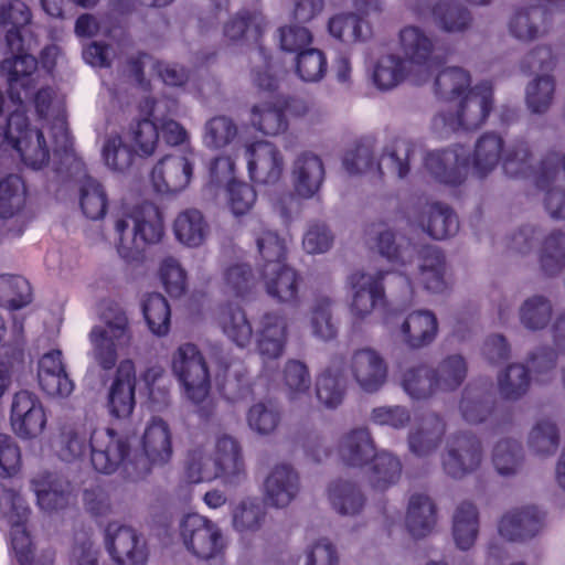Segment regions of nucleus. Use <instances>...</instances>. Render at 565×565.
Masks as SVG:
<instances>
[{"instance_id": "473e14b6", "label": "nucleus", "mask_w": 565, "mask_h": 565, "mask_svg": "<svg viewBox=\"0 0 565 565\" xmlns=\"http://www.w3.org/2000/svg\"><path fill=\"white\" fill-rule=\"evenodd\" d=\"M0 70L7 76L11 94H15L17 98L21 100L20 93L17 92L21 87L28 98L29 90L35 87L36 58L28 53L15 54L4 58L0 64Z\"/></svg>"}, {"instance_id": "864d4df0", "label": "nucleus", "mask_w": 565, "mask_h": 565, "mask_svg": "<svg viewBox=\"0 0 565 565\" xmlns=\"http://www.w3.org/2000/svg\"><path fill=\"white\" fill-rule=\"evenodd\" d=\"M498 390L503 399L518 401L531 384L529 370L522 363H511L498 374Z\"/></svg>"}, {"instance_id": "f8f14e48", "label": "nucleus", "mask_w": 565, "mask_h": 565, "mask_svg": "<svg viewBox=\"0 0 565 565\" xmlns=\"http://www.w3.org/2000/svg\"><path fill=\"white\" fill-rule=\"evenodd\" d=\"M494 397L491 391L484 386L469 384L462 391L459 411L462 418L472 425L486 423L490 419L493 428H503L511 423V415L499 414L494 409Z\"/></svg>"}, {"instance_id": "0e129e2a", "label": "nucleus", "mask_w": 565, "mask_h": 565, "mask_svg": "<svg viewBox=\"0 0 565 565\" xmlns=\"http://www.w3.org/2000/svg\"><path fill=\"white\" fill-rule=\"evenodd\" d=\"M558 445V428L551 419L537 420L529 433L527 446L537 456L554 455Z\"/></svg>"}, {"instance_id": "f03ea898", "label": "nucleus", "mask_w": 565, "mask_h": 565, "mask_svg": "<svg viewBox=\"0 0 565 565\" xmlns=\"http://www.w3.org/2000/svg\"><path fill=\"white\" fill-rule=\"evenodd\" d=\"M457 100L454 107L449 106L433 119V130L440 138H448L459 130H475L484 124L492 110V85L481 82Z\"/></svg>"}, {"instance_id": "cd10ccee", "label": "nucleus", "mask_w": 565, "mask_h": 565, "mask_svg": "<svg viewBox=\"0 0 565 565\" xmlns=\"http://www.w3.org/2000/svg\"><path fill=\"white\" fill-rule=\"evenodd\" d=\"M402 56L386 54L381 56L373 70V83L381 90H390L409 78L414 84L425 83V77L417 74Z\"/></svg>"}, {"instance_id": "7c9ffc66", "label": "nucleus", "mask_w": 565, "mask_h": 565, "mask_svg": "<svg viewBox=\"0 0 565 565\" xmlns=\"http://www.w3.org/2000/svg\"><path fill=\"white\" fill-rule=\"evenodd\" d=\"M51 135L54 142V169L57 173L75 177L84 171V162L76 156L73 149L72 138L64 117L58 116L51 126Z\"/></svg>"}, {"instance_id": "49530a36", "label": "nucleus", "mask_w": 565, "mask_h": 565, "mask_svg": "<svg viewBox=\"0 0 565 565\" xmlns=\"http://www.w3.org/2000/svg\"><path fill=\"white\" fill-rule=\"evenodd\" d=\"M503 139L494 132L483 134L477 140L473 151V169L480 178L492 172L500 160H503Z\"/></svg>"}, {"instance_id": "338daca9", "label": "nucleus", "mask_w": 565, "mask_h": 565, "mask_svg": "<svg viewBox=\"0 0 565 565\" xmlns=\"http://www.w3.org/2000/svg\"><path fill=\"white\" fill-rule=\"evenodd\" d=\"M253 127L265 135L276 136L287 129V120L281 108L264 103L255 105L250 111Z\"/></svg>"}, {"instance_id": "9b49d317", "label": "nucleus", "mask_w": 565, "mask_h": 565, "mask_svg": "<svg viewBox=\"0 0 565 565\" xmlns=\"http://www.w3.org/2000/svg\"><path fill=\"white\" fill-rule=\"evenodd\" d=\"M107 551L118 565H146L149 551L145 537L130 526L109 524Z\"/></svg>"}, {"instance_id": "58836bf2", "label": "nucleus", "mask_w": 565, "mask_h": 565, "mask_svg": "<svg viewBox=\"0 0 565 565\" xmlns=\"http://www.w3.org/2000/svg\"><path fill=\"white\" fill-rule=\"evenodd\" d=\"M265 501L249 497L236 504L232 511V526L242 534H254L263 529L267 519Z\"/></svg>"}, {"instance_id": "603ef678", "label": "nucleus", "mask_w": 565, "mask_h": 565, "mask_svg": "<svg viewBox=\"0 0 565 565\" xmlns=\"http://www.w3.org/2000/svg\"><path fill=\"white\" fill-rule=\"evenodd\" d=\"M470 85V74L461 67L452 66L437 74L434 90L439 98L455 102L472 88Z\"/></svg>"}, {"instance_id": "6e6d98bb", "label": "nucleus", "mask_w": 565, "mask_h": 565, "mask_svg": "<svg viewBox=\"0 0 565 565\" xmlns=\"http://www.w3.org/2000/svg\"><path fill=\"white\" fill-rule=\"evenodd\" d=\"M318 401L327 408L333 409L342 404L345 395V377L340 370L328 367L316 381Z\"/></svg>"}, {"instance_id": "ea45409f", "label": "nucleus", "mask_w": 565, "mask_h": 565, "mask_svg": "<svg viewBox=\"0 0 565 565\" xmlns=\"http://www.w3.org/2000/svg\"><path fill=\"white\" fill-rule=\"evenodd\" d=\"M436 521V507L433 500L424 493L413 494L406 514L409 533L415 537H424L433 531Z\"/></svg>"}, {"instance_id": "4468645a", "label": "nucleus", "mask_w": 565, "mask_h": 565, "mask_svg": "<svg viewBox=\"0 0 565 565\" xmlns=\"http://www.w3.org/2000/svg\"><path fill=\"white\" fill-rule=\"evenodd\" d=\"M399 45L404 60L417 74L424 76L426 82L435 61L439 57L433 39L418 26L408 25L399 32Z\"/></svg>"}, {"instance_id": "9d476101", "label": "nucleus", "mask_w": 565, "mask_h": 565, "mask_svg": "<svg viewBox=\"0 0 565 565\" xmlns=\"http://www.w3.org/2000/svg\"><path fill=\"white\" fill-rule=\"evenodd\" d=\"M194 154L186 151L182 154H167L158 161L151 171V182L158 193H178L191 182L193 175Z\"/></svg>"}, {"instance_id": "13d9d810", "label": "nucleus", "mask_w": 565, "mask_h": 565, "mask_svg": "<svg viewBox=\"0 0 565 565\" xmlns=\"http://www.w3.org/2000/svg\"><path fill=\"white\" fill-rule=\"evenodd\" d=\"M492 462L499 475L504 477L516 475L523 463L521 444L511 438L500 439L493 447Z\"/></svg>"}, {"instance_id": "e2e57ef3", "label": "nucleus", "mask_w": 565, "mask_h": 565, "mask_svg": "<svg viewBox=\"0 0 565 565\" xmlns=\"http://www.w3.org/2000/svg\"><path fill=\"white\" fill-rule=\"evenodd\" d=\"M142 312L148 328L153 334L158 337L168 334L171 310L167 299L161 294H149L143 301Z\"/></svg>"}, {"instance_id": "393cba45", "label": "nucleus", "mask_w": 565, "mask_h": 565, "mask_svg": "<svg viewBox=\"0 0 565 565\" xmlns=\"http://www.w3.org/2000/svg\"><path fill=\"white\" fill-rule=\"evenodd\" d=\"M438 319L427 309L414 310L408 313L399 326L402 342L411 350L429 347L438 334Z\"/></svg>"}, {"instance_id": "72a5a7b5", "label": "nucleus", "mask_w": 565, "mask_h": 565, "mask_svg": "<svg viewBox=\"0 0 565 565\" xmlns=\"http://www.w3.org/2000/svg\"><path fill=\"white\" fill-rule=\"evenodd\" d=\"M329 33L344 44L366 43L373 38L372 24L355 12L339 13L330 18Z\"/></svg>"}, {"instance_id": "a211bd4d", "label": "nucleus", "mask_w": 565, "mask_h": 565, "mask_svg": "<svg viewBox=\"0 0 565 565\" xmlns=\"http://www.w3.org/2000/svg\"><path fill=\"white\" fill-rule=\"evenodd\" d=\"M298 471L288 463L276 465L263 483V499L268 507L287 508L300 493Z\"/></svg>"}, {"instance_id": "4c0bfd02", "label": "nucleus", "mask_w": 565, "mask_h": 565, "mask_svg": "<svg viewBox=\"0 0 565 565\" xmlns=\"http://www.w3.org/2000/svg\"><path fill=\"white\" fill-rule=\"evenodd\" d=\"M367 482L374 490L385 491L397 483L402 475V462L387 450L377 451L369 461Z\"/></svg>"}, {"instance_id": "3c124183", "label": "nucleus", "mask_w": 565, "mask_h": 565, "mask_svg": "<svg viewBox=\"0 0 565 565\" xmlns=\"http://www.w3.org/2000/svg\"><path fill=\"white\" fill-rule=\"evenodd\" d=\"M468 365L461 354H450L444 358L433 374L438 392L450 393L456 391L466 380Z\"/></svg>"}, {"instance_id": "79ce46f5", "label": "nucleus", "mask_w": 565, "mask_h": 565, "mask_svg": "<svg viewBox=\"0 0 565 565\" xmlns=\"http://www.w3.org/2000/svg\"><path fill=\"white\" fill-rule=\"evenodd\" d=\"M519 321L530 332H540L550 327L554 307L552 300L543 295L527 297L519 307Z\"/></svg>"}, {"instance_id": "a18cd8bd", "label": "nucleus", "mask_w": 565, "mask_h": 565, "mask_svg": "<svg viewBox=\"0 0 565 565\" xmlns=\"http://www.w3.org/2000/svg\"><path fill=\"white\" fill-rule=\"evenodd\" d=\"M433 18L435 23L448 33H462L472 25L470 10L458 1H439L433 8Z\"/></svg>"}, {"instance_id": "39448f33", "label": "nucleus", "mask_w": 565, "mask_h": 565, "mask_svg": "<svg viewBox=\"0 0 565 565\" xmlns=\"http://www.w3.org/2000/svg\"><path fill=\"white\" fill-rule=\"evenodd\" d=\"M0 137L17 150L22 161L34 170L43 168L50 160V149L43 131L30 128L28 117L22 111L8 116L6 127H0Z\"/></svg>"}, {"instance_id": "052dcab7", "label": "nucleus", "mask_w": 565, "mask_h": 565, "mask_svg": "<svg viewBox=\"0 0 565 565\" xmlns=\"http://www.w3.org/2000/svg\"><path fill=\"white\" fill-rule=\"evenodd\" d=\"M377 248L382 256L402 266L412 263L416 254V246L407 237H397L388 230L379 233Z\"/></svg>"}, {"instance_id": "1a4fd4ad", "label": "nucleus", "mask_w": 565, "mask_h": 565, "mask_svg": "<svg viewBox=\"0 0 565 565\" xmlns=\"http://www.w3.org/2000/svg\"><path fill=\"white\" fill-rule=\"evenodd\" d=\"M482 457V444L476 435L454 434L447 439L441 455L443 470L452 479H462L480 467Z\"/></svg>"}, {"instance_id": "a19ab883", "label": "nucleus", "mask_w": 565, "mask_h": 565, "mask_svg": "<svg viewBox=\"0 0 565 565\" xmlns=\"http://www.w3.org/2000/svg\"><path fill=\"white\" fill-rule=\"evenodd\" d=\"M257 253L259 271L268 267H277L285 262L286 242L276 231L259 223L253 232Z\"/></svg>"}, {"instance_id": "c85d7f7f", "label": "nucleus", "mask_w": 565, "mask_h": 565, "mask_svg": "<svg viewBox=\"0 0 565 565\" xmlns=\"http://www.w3.org/2000/svg\"><path fill=\"white\" fill-rule=\"evenodd\" d=\"M327 499L331 509L342 516L359 515L366 504V495L361 486L344 478H338L328 484Z\"/></svg>"}, {"instance_id": "f3484780", "label": "nucleus", "mask_w": 565, "mask_h": 565, "mask_svg": "<svg viewBox=\"0 0 565 565\" xmlns=\"http://www.w3.org/2000/svg\"><path fill=\"white\" fill-rule=\"evenodd\" d=\"M32 484L39 507L46 512L64 510L76 502V487L61 473L44 472Z\"/></svg>"}, {"instance_id": "de8ad7c7", "label": "nucleus", "mask_w": 565, "mask_h": 565, "mask_svg": "<svg viewBox=\"0 0 565 565\" xmlns=\"http://www.w3.org/2000/svg\"><path fill=\"white\" fill-rule=\"evenodd\" d=\"M401 386L413 401H427L439 393L433 367L425 364L406 369L402 374Z\"/></svg>"}, {"instance_id": "37998d69", "label": "nucleus", "mask_w": 565, "mask_h": 565, "mask_svg": "<svg viewBox=\"0 0 565 565\" xmlns=\"http://www.w3.org/2000/svg\"><path fill=\"white\" fill-rule=\"evenodd\" d=\"M479 532V513L470 501L458 504L452 516V536L458 548L469 550Z\"/></svg>"}, {"instance_id": "09e8293b", "label": "nucleus", "mask_w": 565, "mask_h": 565, "mask_svg": "<svg viewBox=\"0 0 565 565\" xmlns=\"http://www.w3.org/2000/svg\"><path fill=\"white\" fill-rule=\"evenodd\" d=\"M545 19L546 10L541 6L521 8L510 20V33L520 41H533L543 34Z\"/></svg>"}, {"instance_id": "2f4dec72", "label": "nucleus", "mask_w": 565, "mask_h": 565, "mask_svg": "<svg viewBox=\"0 0 565 565\" xmlns=\"http://www.w3.org/2000/svg\"><path fill=\"white\" fill-rule=\"evenodd\" d=\"M324 174L321 158L310 151L300 153L292 163L295 190L302 198H312L320 190Z\"/></svg>"}, {"instance_id": "4d7b16f0", "label": "nucleus", "mask_w": 565, "mask_h": 565, "mask_svg": "<svg viewBox=\"0 0 565 565\" xmlns=\"http://www.w3.org/2000/svg\"><path fill=\"white\" fill-rule=\"evenodd\" d=\"M223 332L238 347H246L253 337V328L245 311L238 306H226L220 316Z\"/></svg>"}, {"instance_id": "680f3d73", "label": "nucleus", "mask_w": 565, "mask_h": 565, "mask_svg": "<svg viewBox=\"0 0 565 565\" xmlns=\"http://www.w3.org/2000/svg\"><path fill=\"white\" fill-rule=\"evenodd\" d=\"M333 301L327 296L315 299L310 308V329L313 337L328 341L337 335L338 327L332 313Z\"/></svg>"}, {"instance_id": "69168bd1", "label": "nucleus", "mask_w": 565, "mask_h": 565, "mask_svg": "<svg viewBox=\"0 0 565 565\" xmlns=\"http://www.w3.org/2000/svg\"><path fill=\"white\" fill-rule=\"evenodd\" d=\"M57 456L66 462H75L90 454L89 439L84 430L65 427L57 440Z\"/></svg>"}, {"instance_id": "6ab92c4d", "label": "nucleus", "mask_w": 565, "mask_h": 565, "mask_svg": "<svg viewBox=\"0 0 565 565\" xmlns=\"http://www.w3.org/2000/svg\"><path fill=\"white\" fill-rule=\"evenodd\" d=\"M255 337L263 361L278 360L284 354L288 340L286 317L277 311L265 312L256 324Z\"/></svg>"}, {"instance_id": "7ed1b4c3", "label": "nucleus", "mask_w": 565, "mask_h": 565, "mask_svg": "<svg viewBox=\"0 0 565 565\" xmlns=\"http://www.w3.org/2000/svg\"><path fill=\"white\" fill-rule=\"evenodd\" d=\"M100 319L103 326H95L88 339L94 361L108 371L116 365L118 351L131 344L132 328L126 310L114 301L104 306Z\"/></svg>"}, {"instance_id": "bf43d9fd", "label": "nucleus", "mask_w": 565, "mask_h": 565, "mask_svg": "<svg viewBox=\"0 0 565 565\" xmlns=\"http://www.w3.org/2000/svg\"><path fill=\"white\" fill-rule=\"evenodd\" d=\"M32 300L29 281L18 275H0V306L18 310Z\"/></svg>"}, {"instance_id": "a878e982", "label": "nucleus", "mask_w": 565, "mask_h": 565, "mask_svg": "<svg viewBox=\"0 0 565 565\" xmlns=\"http://www.w3.org/2000/svg\"><path fill=\"white\" fill-rule=\"evenodd\" d=\"M376 452L372 434L365 427L347 431L338 443V456L350 468H363Z\"/></svg>"}, {"instance_id": "0eeeda50", "label": "nucleus", "mask_w": 565, "mask_h": 565, "mask_svg": "<svg viewBox=\"0 0 565 565\" xmlns=\"http://www.w3.org/2000/svg\"><path fill=\"white\" fill-rule=\"evenodd\" d=\"M90 463L93 468L104 475H111L119 467H124L127 476V466L136 463L130 458V438L110 428H100L92 431L89 436Z\"/></svg>"}, {"instance_id": "b1692460", "label": "nucleus", "mask_w": 565, "mask_h": 565, "mask_svg": "<svg viewBox=\"0 0 565 565\" xmlns=\"http://www.w3.org/2000/svg\"><path fill=\"white\" fill-rule=\"evenodd\" d=\"M415 255L418 256V267L414 280L429 292H445L448 281L444 253L437 246L425 245L420 249L416 248Z\"/></svg>"}, {"instance_id": "20e7f679", "label": "nucleus", "mask_w": 565, "mask_h": 565, "mask_svg": "<svg viewBox=\"0 0 565 565\" xmlns=\"http://www.w3.org/2000/svg\"><path fill=\"white\" fill-rule=\"evenodd\" d=\"M178 529L185 550L198 559H215L227 548V539L218 524L199 513L183 515Z\"/></svg>"}, {"instance_id": "8fccbe9b", "label": "nucleus", "mask_w": 565, "mask_h": 565, "mask_svg": "<svg viewBox=\"0 0 565 565\" xmlns=\"http://www.w3.org/2000/svg\"><path fill=\"white\" fill-rule=\"evenodd\" d=\"M173 230L177 238L190 247L200 246L209 234V224L201 211L188 209L174 220Z\"/></svg>"}, {"instance_id": "2eb2a0df", "label": "nucleus", "mask_w": 565, "mask_h": 565, "mask_svg": "<svg viewBox=\"0 0 565 565\" xmlns=\"http://www.w3.org/2000/svg\"><path fill=\"white\" fill-rule=\"evenodd\" d=\"M387 273L369 274L354 271L348 277V284L353 291L351 313L355 319L363 320L384 300L383 279Z\"/></svg>"}, {"instance_id": "412c9836", "label": "nucleus", "mask_w": 565, "mask_h": 565, "mask_svg": "<svg viewBox=\"0 0 565 565\" xmlns=\"http://www.w3.org/2000/svg\"><path fill=\"white\" fill-rule=\"evenodd\" d=\"M247 167L250 179L262 184L276 183L284 170L280 151L268 141H258L246 149Z\"/></svg>"}, {"instance_id": "bb28decb", "label": "nucleus", "mask_w": 565, "mask_h": 565, "mask_svg": "<svg viewBox=\"0 0 565 565\" xmlns=\"http://www.w3.org/2000/svg\"><path fill=\"white\" fill-rule=\"evenodd\" d=\"M545 514L535 507L514 510L502 516L500 535L509 541H524L535 536L544 526Z\"/></svg>"}, {"instance_id": "f704fd0d", "label": "nucleus", "mask_w": 565, "mask_h": 565, "mask_svg": "<svg viewBox=\"0 0 565 565\" xmlns=\"http://www.w3.org/2000/svg\"><path fill=\"white\" fill-rule=\"evenodd\" d=\"M214 460L220 466L225 484L238 486L245 480L246 473L241 448L234 438L225 435L217 439Z\"/></svg>"}, {"instance_id": "c9c22d12", "label": "nucleus", "mask_w": 565, "mask_h": 565, "mask_svg": "<svg viewBox=\"0 0 565 565\" xmlns=\"http://www.w3.org/2000/svg\"><path fill=\"white\" fill-rule=\"evenodd\" d=\"M267 294L279 302H296L298 297V274L285 263L260 270Z\"/></svg>"}, {"instance_id": "c756f323", "label": "nucleus", "mask_w": 565, "mask_h": 565, "mask_svg": "<svg viewBox=\"0 0 565 565\" xmlns=\"http://www.w3.org/2000/svg\"><path fill=\"white\" fill-rule=\"evenodd\" d=\"M416 145L404 137L392 138L383 148L376 171L382 175L391 174L398 179H405L411 172V163L414 159Z\"/></svg>"}, {"instance_id": "5701e85b", "label": "nucleus", "mask_w": 565, "mask_h": 565, "mask_svg": "<svg viewBox=\"0 0 565 565\" xmlns=\"http://www.w3.org/2000/svg\"><path fill=\"white\" fill-rule=\"evenodd\" d=\"M136 369L131 360L119 363L108 392V408L117 418L128 417L136 405Z\"/></svg>"}, {"instance_id": "ddd939ff", "label": "nucleus", "mask_w": 565, "mask_h": 565, "mask_svg": "<svg viewBox=\"0 0 565 565\" xmlns=\"http://www.w3.org/2000/svg\"><path fill=\"white\" fill-rule=\"evenodd\" d=\"M11 425L21 438L38 437L45 428L46 416L38 395L21 390L13 396L11 405Z\"/></svg>"}, {"instance_id": "774afa93", "label": "nucleus", "mask_w": 565, "mask_h": 565, "mask_svg": "<svg viewBox=\"0 0 565 565\" xmlns=\"http://www.w3.org/2000/svg\"><path fill=\"white\" fill-rule=\"evenodd\" d=\"M557 354L548 345H540L527 353L526 369L535 382L548 383L556 374Z\"/></svg>"}, {"instance_id": "423d86ee", "label": "nucleus", "mask_w": 565, "mask_h": 565, "mask_svg": "<svg viewBox=\"0 0 565 565\" xmlns=\"http://www.w3.org/2000/svg\"><path fill=\"white\" fill-rule=\"evenodd\" d=\"M172 372L189 401L199 405L210 392L211 381L206 361L193 343L181 344L172 355Z\"/></svg>"}, {"instance_id": "c03bdc74", "label": "nucleus", "mask_w": 565, "mask_h": 565, "mask_svg": "<svg viewBox=\"0 0 565 565\" xmlns=\"http://www.w3.org/2000/svg\"><path fill=\"white\" fill-rule=\"evenodd\" d=\"M422 227L435 239H444L455 235L459 230V221L451 207L443 203L426 206Z\"/></svg>"}, {"instance_id": "aec40b11", "label": "nucleus", "mask_w": 565, "mask_h": 565, "mask_svg": "<svg viewBox=\"0 0 565 565\" xmlns=\"http://www.w3.org/2000/svg\"><path fill=\"white\" fill-rule=\"evenodd\" d=\"M446 429V422L439 414L430 412L422 415L408 430L409 451L419 458L431 456L439 448Z\"/></svg>"}, {"instance_id": "4be33fe9", "label": "nucleus", "mask_w": 565, "mask_h": 565, "mask_svg": "<svg viewBox=\"0 0 565 565\" xmlns=\"http://www.w3.org/2000/svg\"><path fill=\"white\" fill-rule=\"evenodd\" d=\"M350 371L356 384L366 393L377 392L387 379L386 362L379 352L370 348L353 352Z\"/></svg>"}, {"instance_id": "dca6fc26", "label": "nucleus", "mask_w": 565, "mask_h": 565, "mask_svg": "<svg viewBox=\"0 0 565 565\" xmlns=\"http://www.w3.org/2000/svg\"><path fill=\"white\" fill-rule=\"evenodd\" d=\"M424 164L438 182L458 185L463 182L468 168V151L461 146L433 150L426 153Z\"/></svg>"}, {"instance_id": "5fc2aeb1", "label": "nucleus", "mask_w": 565, "mask_h": 565, "mask_svg": "<svg viewBox=\"0 0 565 565\" xmlns=\"http://www.w3.org/2000/svg\"><path fill=\"white\" fill-rule=\"evenodd\" d=\"M555 78L550 74H541L527 83L525 87V104L535 115L546 114L554 100Z\"/></svg>"}, {"instance_id": "e433bc0d", "label": "nucleus", "mask_w": 565, "mask_h": 565, "mask_svg": "<svg viewBox=\"0 0 565 565\" xmlns=\"http://www.w3.org/2000/svg\"><path fill=\"white\" fill-rule=\"evenodd\" d=\"M539 266L548 277H555L565 268V231L553 228L547 232L539 246Z\"/></svg>"}, {"instance_id": "f257e3e1", "label": "nucleus", "mask_w": 565, "mask_h": 565, "mask_svg": "<svg viewBox=\"0 0 565 565\" xmlns=\"http://www.w3.org/2000/svg\"><path fill=\"white\" fill-rule=\"evenodd\" d=\"M117 250L128 262L139 260L148 245L157 244L163 236V222L159 209L143 202L130 213L116 218Z\"/></svg>"}, {"instance_id": "6e6552de", "label": "nucleus", "mask_w": 565, "mask_h": 565, "mask_svg": "<svg viewBox=\"0 0 565 565\" xmlns=\"http://www.w3.org/2000/svg\"><path fill=\"white\" fill-rule=\"evenodd\" d=\"M143 455L136 457V463L127 466V478L137 481L145 478L151 465L167 463L172 456L171 434L168 424L158 417L146 427L142 437Z\"/></svg>"}]
</instances>
